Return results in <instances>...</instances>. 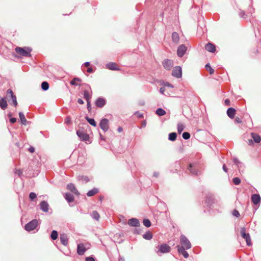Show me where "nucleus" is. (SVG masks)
Segmentation results:
<instances>
[{"label": "nucleus", "mask_w": 261, "mask_h": 261, "mask_svg": "<svg viewBox=\"0 0 261 261\" xmlns=\"http://www.w3.org/2000/svg\"><path fill=\"white\" fill-rule=\"evenodd\" d=\"M15 51L20 56L25 57H30L31 56V53L32 49L29 47H16L15 49Z\"/></svg>", "instance_id": "1"}, {"label": "nucleus", "mask_w": 261, "mask_h": 261, "mask_svg": "<svg viewBox=\"0 0 261 261\" xmlns=\"http://www.w3.org/2000/svg\"><path fill=\"white\" fill-rule=\"evenodd\" d=\"M7 98L8 99L9 102L10 103L13 104L14 107H16L17 106V101L16 99V96L14 94L12 90L10 89L7 90Z\"/></svg>", "instance_id": "2"}, {"label": "nucleus", "mask_w": 261, "mask_h": 261, "mask_svg": "<svg viewBox=\"0 0 261 261\" xmlns=\"http://www.w3.org/2000/svg\"><path fill=\"white\" fill-rule=\"evenodd\" d=\"M180 242L181 246H179V248H186V250L189 249L191 248L190 242L185 235L181 234L180 236Z\"/></svg>", "instance_id": "3"}, {"label": "nucleus", "mask_w": 261, "mask_h": 261, "mask_svg": "<svg viewBox=\"0 0 261 261\" xmlns=\"http://www.w3.org/2000/svg\"><path fill=\"white\" fill-rule=\"evenodd\" d=\"M240 234L241 237L246 240L247 245L248 246H251V241L250 236L249 233L246 232L245 227H243L241 228Z\"/></svg>", "instance_id": "4"}, {"label": "nucleus", "mask_w": 261, "mask_h": 261, "mask_svg": "<svg viewBox=\"0 0 261 261\" xmlns=\"http://www.w3.org/2000/svg\"><path fill=\"white\" fill-rule=\"evenodd\" d=\"M38 225V221L37 219H33L28 223L24 227L25 229L28 231L34 230Z\"/></svg>", "instance_id": "5"}, {"label": "nucleus", "mask_w": 261, "mask_h": 261, "mask_svg": "<svg viewBox=\"0 0 261 261\" xmlns=\"http://www.w3.org/2000/svg\"><path fill=\"white\" fill-rule=\"evenodd\" d=\"M99 127L105 132L109 129V121L107 118H102L99 123Z\"/></svg>", "instance_id": "6"}, {"label": "nucleus", "mask_w": 261, "mask_h": 261, "mask_svg": "<svg viewBox=\"0 0 261 261\" xmlns=\"http://www.w3.org/2000/svg\"><path fill=\"white\" fill-rule=\"evenodd\" d=\"M76 135L82 141H87L89 140V136L82 130H76Z\"/></svg>", "instance_id": "7"}, {"label": "nucleus", "mask_w": 261, "mask_h": 261, "mask_svg": "<svg viewBox=\"0 0 261 261\" xmlns=\"http://www.w3.org/2000/svg\"><path fill=\"white\" fill-rule=\"evenodd\" d=\"M157 248H158V251H157L158 254L159 252L166 253L169 252L170 251V247L166 244H162L158 246Z\"/></svg>", "instance_id": "8"}, {"label": "nucleus", "mask_w": 261, "mask_h": 261, "mask_svg": "<svg viewBox=\"0 0 261 261\" xmlns=\"http://www.w3.org/2000/svg\"><path fill=\"white\" fill-rule=\"evenodd\" d=\"M172 75L176 78H180L182 76V69L180 66L175 67L172 72Z\"/></svg>", "instance_id": "9"}, {"label": "nucleus", "mask_w": 261, "mask_h": 261, "mask_svg": "<svg viewBox=\"0 0 261 261\" xmlns=\"http://www.w3.org/2000/svg\"><path fill=\"white\" fill-rule=\"evenodd\" d=\"M107 103L106 99L102 97H99L95 101V106L98 108H103Z\"/></svg>", "instance_id": "10"}, {"label": "nucleus", "mask_w": 261, "mask_h": 261, "mask_svg": "<svg viewBox=\"0 0 261 261\" xmlns=\"http://www.w3.org/2000/svg\"><path fill=\"white\" fill-rule=\"evenodd\" d=\"M187 50V47L184 44L179 45L177 50V55L179 57H182Z\"/></svg>", "instance_id": "11"}, {"label": "nucleus", "mask_w": 261, "mask_h": 261, "mask_svg": "<svg viewBox=\"0 0 261 261\" xmlns=\"http://www.w3.org/2000/svg\"><path fill=\"white\" fill-rule=\"evenodd\" d=\"M162 64L165 69L170 70L173 66V62L169 59H165L163 61Z\"/></svg>", "instance_id": "12"}, {"label": "nucleus", "mask_w": 261, "mask_h": 261, "mask_svg": "<svg viewBox=\"0 0 261 261\" xmlns=\"http://www.w3.org/2000/svg\"><path fill=\"white\" fill-rule=\"evenodd\" d=\"M251 200L254 205H257L260 203L261 198L258 194H253L251 195Z\"/></svg>", "instance_id": "13"}, {"label": "nucleus", "mask_w": 261, "mask_h": 261, "mask_svg": "<svg viewBox=\"0 0 261 261\" xmlns=\"http://www.w3.org/2000/svg\"><path fill=\"white\" fill-rule=\"evenodd\" d=\"M187 169L192 175H197L199 173L197 166L194 164H189Z\"/></svg>", "instance_id": "14"}, {"label": "nucleus", "mask_w": 261, "mask_h": 261, "mask_svg": "<svg viewBox=\"0 0 261 261\" xmlns=\"http://www.w3.org/2000/svg\"><path fill=\"white\" fill-rule=\"evenodd\" d=\"M127 223L129 226L132 227H139L140 225V223L139 220L135 218L129 219L128 220Z\"/></svg>", "instance_id": "15"}, {"label": "nucleus", "mask_w": 261, "mask_h": 261, "mask_svg": "<svg viewBox=\"0 0 261 261\" xmlns=\"http://www.w3.org/2000/svg\"><path fill=\"white\" fill-rule=\"evenodd\" d=\"M40 210L43 212H48L49 210V204L46 201H42L39 204Z\"/></svg>", "instance_id": "16"}, {"label": "nucleus", "mask_w": 261, "mask_h": 261, "mask_svg": "<svg viewBox=\"0 0 261 261\" xmlns=\"http://www.w3.org/2000/svg\"><path fill=\"white\" fill-rule=\"evenodd\" d=\"M106 68L109 70H120V68L117 65L116 63L114 62H110L107 63L106 65Z\"/></svg>", "instance_id": "17"}, {"label": "nucleus", "mask_w": 261, "mask_h": 261, "mask_svg": "<svg viewBox=\"0 0 261 261\" xmlns=\"http://www.w3.org/2000/svg\"><path fill=\"white\" fill-rule=\"evenodd\" d=\"M86 250L87 249L85 248L84 244H79L77 245V253L79 255H83Z\"/></svg>", "instance_id": "18"}, {"label": "nucleus", "mask_w": 261, "mask_h": 261, "mask_svg": "<svg viewBox=\"0 0 261 261\" xmlns=\"http://www.w3.org/2000/svg\"><path fill=\"white\" fill-rule=\"evenodd\" d=\"M67 189L77 196L80 195V193L77 190L74 185L72 183H70L67 185Z\"/></svg>", "instance_id": "19"}, {"label": "nucleus", "mask_w": 261, "mask_h": 261, "mask_svg": "<svg viewBox=\"0 0 261 261\" xmlns=\"http://www.w3.org/2000/svg\"><path fill=\"white\" fill-rule=\"evenodd\" d=\"M214 202V198L212 195L208 194L205 198V204L207 206L211 207Z\"/></svg>", "instance_id": "20"}, {"label": "nucleus", "mask_w": 261, "mask_h": 261, "mask_svg": "<svg viewBox=\"0 0 261 261\" xmlns=\"http://www.w3.org/2000/svg\"><path fill=\"white\" fill-rule=\"evenodd\" d=\"M60 241L64 246H67L68 244V238L65 233H62L60 235Z\"/></svg>", "instance_id": "21"}, {"label": "nucleus", "mask_w": 261, "mask_h": 261, "mask_svg": "<svg viewBox=\"0 0 261 261\" xmlns=\"http://www.w3.org/2000/svg\"><path fill=\"white\" fill-rule=\"evenodd\" d=\"M205 49L210 53H214L216 51V46L214 44L211 43H207L205 46Z\"/></svg>", "instance_id": "22"}, {"label": "nucleus", "mask_w": 261, "mask_h": 261, "mask_svg": "<svg viewBox=\"0 0 261 261\" xmlns=\"http://www.w3.org/2000/svg\"><path fill=\"white\" fill-rule=\"evenodd\" d=\"M176 247L177 248L178 252L179 254H182L185 258H187L189 257V253L186 251V248H179V245H177Z\"/></svg>", "instance_id": "23"}, {"label": "nucleus", "mask_w": 261, "mask_h": 261, "mask_svg": "<svg viewBox=\"0 0 261 261\" xmlns=\"http://www.w3.org/2000/svg\"><path fill=\"white\" fill-rule=\"evenodd\" d=\"M236 112V111L234 108L230 107L227 109V114L230 118L233 119L234 117Z\"/></svg>", "instance_id": "24"}, {"label": "nucleus", "mask_w": 261, "mask_h": 261, "mask_svg": "<svg viewBox=\"0 0 261 261\" xmlns=\"http://www.w3.org/2000/svg\"><path fill=\"white\" fill-rule=\"evenodd\" d=\"M8 107V103L7 102V100L6 99V98L3 97L0 98V107L1 108L5 110L7 109Z\"/></svg>", "instance_id": "25"}, {"label": "nucleus", "mask_w": 261, "mask_h": 261, "mask_svg": "<svg viewBox=\"0 0 261 261\" xmlns=\"http://www.w3.org/2000/svg\"><path fill=\"white\" fill-rule=\"evenodd\" d=\"M92 91L91 90L90 92L87 90H84L83 91V95H84V98L86 100V101H90L91 97H92Z\"/></svg>", "instance_id": "26"}, {"label": "nucleus", "mask_w": 261, "mask_h": 261, "mask_svg": "<svg viewBox=\"0 0 261 261\" xmlns=\"http://www.w3.org/2000/svg\"><path fill=\"white\" fill-rule=\"evenodd\" d=\"M64 197L67 201L68 202H72L74 201V196L70 193H66L65 194Z\"/></svg>", "instance_id": "27"}, {"label": "nucleus", "mask_w": 261, "mask_h": 261, "mask_svg": "<svg viewBox=\"0 0 261 261\" xmlns=\"http://www.w3.org/2000/svg\"><path fill=\"white\" fill-rule=\"evenodd\" d=\"M251 135L254 142L258 143L260 142L261 137L259 135L256 133H252Z\"/></svg>", "instance_id": "28"}, {"label": "nucleus", "mask_w": 261, "mask_h": 261, "mask_svg": "<svg viewBox=\"0 0 261 261\" xmlns=\"http://www.w3.org/2000/svg\"><path fill=\"white\" fill-rule=\"evenodd\" d=\"M98 192H99L98 189L96 188H94L93 189H92V190L89 191L87 192V195L88 197H91V196L95 195L97 193H98Z\"/></svg>", "instance_id": "29"}, {"label": "nucleus", "mask_w": 261, "mask_h": 261, "mask_svg": "<svg viewBox=\"0 0 261 261\" xmlns=\"http://www.w3.org/2000/svg\"><path fill=\"white\" fill-rule=\"evenodd\" d=\"M79 181H82L83 183H87L90 181L89 178L87 176L79 175L77 177Z\"/></svg>", "instance_id": "30"}, {"label": "nucleus", "mask_w": 261, "mask_h": 261, "mask_svg": "<svg viewBox=\"0 0 261 261\" xmlns=\"http://www.w3.org/2000/svg\"><path fill=\"white\" fill-rule=\"evenodd\" d=\"M172 39L173 42L177 43L179 41V35L176 32H173L172 34Z\"/></svg>", "instance_id": "31"}, {"label": "nucleus", "mask_w": 261, "mask_h": 261, "mask_svg": "<svg viewBox=\"0 0 261 261\" xmlns=\"http://www.w3.org/2000/svg\"><path fill=\"white\" fill-rule=\"evenodd\" d=\"M19 116L21 123L23 125H25L27 123V120L25 119L24 114L22 112H20L19 113Z\"/></svg>", "instance_id": "32"}, {"label": "nucleus", "mask_w": 261, "mask_h": 261, "mask_svg": "<svg viewBox=\"0 0 261 261\" xmlns=\"http://www.w3.org/2000/svg\"><path fill=\"white\" fill-rule=\"evenodd\" d=\"M86 120L88 122L89 124L93 126H96L97 125L96 122L93 118H89L88 116L85 117Z\"/></svg>", "instance_id": "33"}, {"label": "nucleus", "mask_w": 261, "mask_h": 261, "mask_svg": "<svg viewBox=\"0 0 261 261\" xmlns=\"http://www.w3.org/2000/svg\"><path fill=\"white\" fill-rule=\"evenodd\" d=\"M143 238L145 240H150L152 238V234L149 231H148L143 235Z\"/></svg>", "instance_id": "34"}, {"label": "nucleus", "mask_w": 261, "mask_h": 261, "mask_svg": "<svg viewBox=\"0 0 261 261\" xmlns=\"http://www.w3.org/2000/svg\"><path fill=\"white\" fill-rule=\"evenodd\" d=\"M156 114L160 116H163L166 114V111L163 109L162 108H158L156 109L155 111Z\"/></svg>", "instance_id": "35"}, {"label": "nucleus", "mask_w": 261, "mask_h": 261, "mask_svg": "<svg viewBox=\"0 0 261 261\" xmlns=\"http://www.w3.org/2000/svg\"><path fill=\"white\" fill-rule=\"evenodd\" d=\"M177 138V134L175 132L171 133L169 134L168 139L171 141H174Z\"/></svg>", "instance_id": "36"}, {"label": "nucleus", "mask_w": 261, "mask_h": 261, "mask_svg": "<svg viewBox=\"0 0 261 261\" xmlns=\"http://www.w3.org/2000/svg\"><path fill=\"white\" fill-rule=\"evenodd\" d=\"M91 215V217H92V218L96 220H98L99 219V217H100V216H99V214L98 213V212L95 211H93L92 212Z\"/></svg>", "instance_id": "37"}, {"label": "nucleus", "mask_w": 261, "mask_h": 261, "mask_svg": "<svg viewBox=\"0 0 261 261\" xmlns=\"http://www.w3.org/2000/svg\"><path fill=\"white\" fill-rule=\"evenodd\" d=\"M58 237V233L56 230H53L51 232L50 238L53 240H56Z\"/></svg>", "instance_id": "38"}, {"label": "nucleus", "mask_w": 261, "mask_h": 261, "mask_svg": "<svg viewBox=\"0 0 261 261\" xmlns=\"http://www.w3.org/2000/svg\"><path fill=\"white\" fill-rule=\"evenodd\" d=\"M41 88L43 91H46L49 89V84L47 82H43L41 84Z\"/></svg>", "instance_id": "39"}, {"label": "nucleus", "mask_w": 261, "mask_h": 261, "mask_svg": "<svg viewBox=\"0 0 261 261\" xmlns=\"http://www.w3.org/2000/svg\"><path fill=\"white\" fill-rule=\"evenodd\" d=\"M143 223L146 227H149L151 225L150 221L148 219H144L143 221Z\"/></svg>", "instance_id": "40"}, {"label": "nucleus", "mask_w": 261, "mask_h": 261, "mask_svg": "<svg viewBox=\"0 0 261 261\" xmlns=\"http://www.w3.org/2000/svg\"><path fill=\"white\" fill-rule=\"evenodd\" d=\"M205 67L206 70L208 71L210 74H213L214 73V70L211 67L210 64H206Z\"/></svg>", "instance_id": "41"}, {"label": "nucleus", "mask_w": 261, "mask_h": 261, "mask_svg": "<svg viewBox=\"0 0 261 261\" xmlns=\"http://www.w3.org/2000/svg\"><path fill=\"white\" fill-rule=\"evenodd\" d=\"M76 81H81V80L78 77H74L73 79L70 82V84L73 86H77V84L76 83Z\"/></svg>", "instance_id": "42"}, {"label": "nucleus", "mask_w": 261, "mask_h": 261, "mask_svg": "<svg viewBox=\"0 0 261 261\" xmlns=\"http://www.w3.org/2000/svg\"><path fill=\"white\" fill-rule=\"evenodd\" d=\"M232 181L235 185H239L241 183V179L239 177H234L232 179Z\"/></svg>", "instance_id": "43"}, {"label": "nucleus", "mask_w": 261, "mask_h": 261, "mask_svg": "<svg viewBox=\"0 0 261 261\" xmlns=\"http://www.w3.org/2000/svg\"><path fill=\"white\" fill-rule=\"evenodd\" d=\"M237 168L239 170L240 172L243 171L245 168L244 164L241 162L239 163V165H237Z\"/></svg>", "instance_id": "44"}, {"label": "nucleus", "mask_w": 261, "mask_h": 261, "mask_svg": "<svg viewBox=\"0 0 261 261\" xmlns=\"http://www.w3.org/2000/svg\"><path fill=\"white\" fill-rule=\"evenodd\" d=\"M184 129V126L181 124H178L177 126V132L179 134L181 133V132Z\"/></svg>", "instance_id": "45"}, {"label": "nucleus", "mask_w": 261, "mask_h": 261, "mask_svg": "<svg viewBox=\"0 0 261 261\" xmlns=\"http://www.w3.org/2000/svg\"><path fill=\"white\" fill-rule=\"evenodd\" d=\"M182 137L185 140H188L190 138V134L188 132H184L182 135Z\"/></svg>", "instance_id": "46"}, {"label": "nucleus", "mask_w": 261, "mask_h": 261, "mask_svg": "<svg viewBox=\"0 0 261 261\" xmlns=\"http://www.w3.org/2000/svg\"><path fill=\"white\" fill-rule=\"evenodd\" d=\"M36 194L34 192H31L29 194V198L31 201H33L35 198H36Z\"/></svg>", "instance_id": "47"}, {"label": "nucleus", "mask_w": 261, "mask_h": 261, "mask_svg": "<svg viewBox=\"0 0 261 261\" xmlns=\"http://www.w3.org/2000/svg\"><path fill=\"white\" fill-rule=\"evenodd\" d=\"M15 174L18 175L19 177H20L22 174V171L20 169H16L15 171Z\"/></svg>", "instance_id": "48"}, {"label": "nucleus", "mask_w": 261, "mask_h": 261, "mask_svg": "<svg viewBox=\"0 0 261 261\" xmlns=\"http://www.w3.org/2000/svg\"><path fill=\"white\" fill-rule=\"evenodd\" d=\"M232 215L233 216L236 217H239L240 215L239 211H238L236 210H233V211L232 212Z\"/></svg>", "instance_id": "49"}, {"label": "nucleus", "mask_w": 261, "mask_h": 261, "mask_svg": "<svg viewBox=\"0 0 261 261\" xmlns=\"http://www.w3.org/2000/svg\"><path fill=\"white\" fill-rule=\"evenodd\" d=\"M233 162L236 166L239 165V163L241 162L236 157L233 158Z\"/></svg>", "instance_id": "50"}, {"label": "nucleus", "mask_w": 261, "mask_h": 261, "mask_svg": "<svg viewBox=\"0 0 261 261\" xmlns=\"http://www.w3.org/2000/svg\"><path fill=\"white\" fill-rule=\"evenodd\" d=\"M71 118L69 116H67L66 119H65V123L68 125L69 124H70L71 123Z\"/></svg>", "instance_id": "51"}, {"label": "nucleus", "mask_w": 261, "mask_h": 261, "mask_svg": "<svg viewBox=\"0 0 261 261\" xmlns=\"http://www.w3.org/2000/svg\"><path fill=\"white\" fill-rule=\"evenodd\" d=\"M87 109L89 112H90L91 110V106L90 100L87 101Z\"/></svg>", "instance_id": "52"}, {"label": "nucleus", "mask_w": 261, "mask_h": 261, "mask_svg": "<svg viewBox=\"0 0 261 261\" xmlns=\"http://www.w3.org/2000/svg\"><path fill=\"white\" fill-rule=\"evenodd\" d=\"M85 261H95V260L93 256H89L86 257Z\"/></svg>", "instance_id": "53"}, {"label": "nucleus", "mask_w": 261, "mask_h": 261, "mask_svg": "<svg viewBox=\"0 0 261 261\" xmlns=\"http://www.w3.org/2000/svg\"><path fill=\"white\" fill-rule=\"evenodd\" d=\"M16 118H14V117H12L10 119V122L11 123H14L16 122Z\"/></svg>", "instance_id": "54"}, {"label": "nucleus", "mask_w": 261, "mask_h": 261, "mask_svg": "<svg viewBox=\"0 0 261 261\" xmlns=\"http://www.w3.org/2000/svg\"><path fill=\"white\" fill-rule=\"evenodd\" d=\"M234 121L237 123H241L242 122L239 117H236Z\"/></svg>", "instance_id": "55"}, {"label": "nucleus", "mask_w": 261, "mask_h": 261, "mask_svg": "<svg viewBox=\"0 0 261 261\" xmlns=\"http://www.w3.org/2000/svg\"><path fill=\"white\" fill-rule=\"evenodd\" d=\"M165 91V88L164 87H162L160 89V92L161 94H164V91Z\"/></svg>", "instance_id": "56"}, {"label": "nucleus", "mask_w": 261, "mask_h": 261, "mask_svg": "<svg viewBox=\"0 0 261 261\" xmlns=\"http://www.w3.org/2000/svg\"><path fill=\"white\" fill-rule=\"evenodd\" d=\"M28 150L31 152V153H33L35 151V148L33 146H30L29 149H28Z\"/></svg>", "instance_id": "57"}, {"label": "nucleus", "mask_w": 261, "mask_h": 261, "mask_svg": "<svg viewBox=\"0 0 261 261\" xmlns=\"http://www.w3.org/2000/svg\"><path fill=\"white\" fill-rule=\"evenodd\" d=\"M165 86L166 87H168L171 88H173V86L172 84H170L169 83H165Z\"/></svg>", "instance_id": "58"}, {"label": "nucleus", "mask_w": 261, "mask_h": 261, "mask_svg": "<svg viewBox=\"0 0 261 261\" xmlns=\"http://www.w3.org/2000/svg\"><path fill=\"white\" fill-rule=\"evenodd\" d=\"M141 229H138V228H136L135 229V230H134V233L135 234H140V232H141Z\"/></svg>", "instance_id": "59"}, {"label": "nucleus", "mask_w": 261, "mask_h": 261, "mask_svg": "<svg viewBox=\"0 0 261 261\" xmlns=\"http://www.w3.org/2000/svg\"><path fill=\"white\" fill-rule=\"evenodd\" d=\"M222 168H223V171H224L225 172H226V173H227V171H228V169L227 168L226 166L225 165V164H223V167H222Z\"/></svg>", "instance_id": "60"}, {"label": "nucleus", "mask_w": 261, "mask_h": 261, "mask_svg": "<svg viewBox=\"0 0 261 261\" xmlns=\"http://www.w3.org/2000/svg\"><path fill=\"white\" fill-rule=\"evenodd\" d=\"M77 102L80 105H83L84 103L83 100L82 98H79L77 99Z\"/></svg>", "instance_id": "61"}, {"label": "nucleus", "mask_w": 261, "mask_h": 261, "mask_svg": "<svg viewBox=\"0 0 261 261\" xmlns=\"http://www.w3.org/2000/svg\"><path fill=\"white\" fill-rule=\"evenodd\" d=\"M239 15L241 17H244V16L245 15V13L244 11H241L240 12V13H239Z\"/></svg>", "instance_id": "62"}, {"label": "nucleus", "mask_w": 261, "mask_h": 261, "mask_svg": "<svg viewBox=\"0 0 261 261\" xmlns=\"http://www.w3.org/2000/svg\"><path fill=\"white\" fill-rule=\"evenodd\" d=\"M225 104L226 105H229L230 104V100L228 99H226L224 101Z\"/></svg>", "instance_id": "63"}, {"label": "nucleus", "mask_w": 261, "mask_h": 261, "mask_svg": "<svg viewBox=\"0 0 261 261\" xmlns=\"http://www.w3.org/2000/svg\"><path fill=\"white\" fill-rule=\"evenodd\" d=\"M153 177H158L159 176V173L158 172H154L153 174Z\"/></svg>", "instance_id": "64"}]
</instances>
